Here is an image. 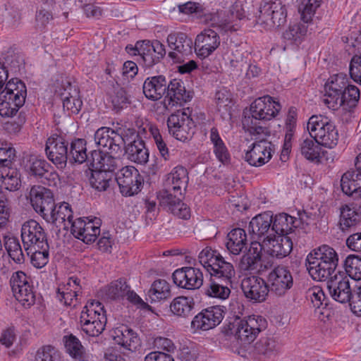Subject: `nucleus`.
<instances>
[{"label":"nucleus","mask_w":361,"mask_h":361,"mask_svg":"<svg viewBox=\"0 0 361 361\" xmlns=\"http://www.w3.org/2000/svg\"><path fill=\"white\" fill-rule=\"evenodd\" d=\"M338 262V256L335 250L322 245L308 254L305 265L314 281H324L337 271Z\"/></svg>","instance_id":"1"},{"label":"nucleus","mask_w":361,"mask_h":361,"mask_svg":"<svg viewBox=\"0 0 361 361\" xmlns=\"http://www.w3.org/2000/svg\"><path fill=\"white\" fill-rule=\"evenodd\" d=\"M198 259L211 279L232 283L235 274L233 265L226 261L216 250L206 247L200 252Z\"/></svg>","instance_id":"2"},{"label":"nucleus","mask_w":361,"mask_h":361,"mask_svg":"<svg viewBox=\"0 0 361 361\" xmlns=\"http://www.w3.org/2000/svg\"><path fill=\"white\" fill-rule=\"evenodd\" d=\"M266 328V319L259 315H250L243 319L236 317L228 324L231 334L242 345L250 344Z\"/></svg>","instance_id":"3"},{"label":"nucleus","mask_w":361,"mask_h":361,"mask_svg":"<svg viewBox=\"0 0 361 361\" xmlns=\"http://www.w3.org/2000/svg\"><path fill=\"white\" fill-rule=\"evenodd\" d=\"M307 130L317 143L328 148L334 147L338 141V132L333 121L322 115H313L307 122Z\"/></svg>","instance_id":"4"},{"label":"nucleus","mask_w":361,"mask_h":361,"mask_svg":"<svg viewBox=\"0 0 361 361\" xmlns=\"http://www.w3.org/2000/svg\"><path fill=\"white\" fill-rule=\"evenodd\" d=\"M106 316L104 306L97 301L88 302L83 307L80 322L82 330L90 336H98L105 329Z\"/></svg>","instance_id":"5"},{"label":"nucleus","mask_w":361,"mask_h":361,"mask_svg":"<svg viewBox=\"0 0 361 361\" xmlns=\"http://www.w3.org/2000/svg\"><path fill=\"white\" fill-rule=\"evenodd\" d=\"M259 12L258 21L269 27H280L286 21V8L279 0H263Z\"/></svg>","instance_id":"6"},{"label":"nucleus","mask_w":361,"mask_h":361,"mask_svg":"<svg viewBox=\"0 0 361 361\" xmlns=\"http://www.w3.org/2000/svg\"><path fill=\"white\" fill-rule=\"evenodd\" d=\"M56 92L61 97L64 111L68 114H78L82 109V102L80 92L67 77H61V83L57 82Z\"/></svg>","instance_id":"7"},{"label":"nucleus","mask_w":361,"mask_h":361,"mask_svg":"<svg viewBox=\"0 0 361 361\" xmlns=\"http://www.w3.org/2000/svg\"><path fill=\"white\" fill-rule=\"evenodd\" d=\"M121 194L126 197L137 194L141 190L143 178L134 166L123 167L116 176Z\"/></svg>","instance_id":"8"},{"label":"nucleus","mask_w":361,"mask_h":361,"mask_svg":"<svg viewBox=\"0 0 361 361\" xmlns=\"http://www.w3.org/2000/svg\"><path fill=\"white\" fill-rule=\"evenodd\" d=\"M268 137H252L254 142L245 154V160L251 166L258 167L267 163L272 157L274 145Z\"/></svg>","instance_id":"9"},{"label":"nucleus","mask_w":361,"mask_h":361,"mask_svg":"<svg viewBox=\"0 0 361 361\" xmlns=\"http://www.w3.org/2000/svg\"><path fill=\"white\" fill-rule=\"evenodd\" d=\"M241 288L245 297L252 302L265 301L270 292L267 281L257 276L244 278L241 281Z\"/></svg>","instance_id":"10"},{"label":"nucleus","mask_w":361,"mask_h":361,"mask_svg":"<svg viewBox=\"0 0 361 361\" xmlns=\"http://www.w3.org/2000/svg\"><path fill=\"white\" fill-rule=\"evenodd\" d=\"M30 202L34 209L43 219L54 211V199L52 192L43 186L34 185L30 191Z\"/></svg>","instance_id":"11"},{"label":"nucleus","mask_w":361,"mask_h":361,"mask_svg":"<svg viewBox=\"0 0 361 361\" xmlns=\"http://www.w3.org/2000/svg\"><path fill=\"white\" fill-rule=\"evenodd\" d=\"M71 231L75 238L90 244L95 241L100 233V219L78 218L71 224Z\"/></svg>","instance_id":"12"},{"label":"nucleus","mask_w":361,"mask_h":361,"mask_svg":"<svg viewBox=\"0 0 361 361\" xmlns=\"http://www.w3.org/2000/svg\"><path fill=\"white\" fill-rule=\"evenodd\" d=\"M327 281V288L334 300L341 303L350 302L353 291L350 286L348 276L337 271Z\"/></svg>","instance_id":"13"},{"label":"nucleus","mask_w":361,"mask_h":361,"mask_svg":"<svg viewBox=\"0 0 361 361\" xmlns=\"http://www.w3.org/2000/svg\"><path fill=\"white\" fill-rule=\"evenodd\" d=\"M21 239L25 250L48 244L46 233L35 220L30 219L23 223L21 227Z\"/></svg>","instance_id":"14"},{"label":"nucleus","mask_w":361,"mask_h":361,"mask_svg":"<svg viewBox=\"0 0 361 361\" xmlns=\"http://www.w3.org/2000/svg\"><path fill=\"white\" fill-rule=\"evenodd\" d=\"M167 42L169 47L173 50L169 53V56L175 62H179L183 58L192 54L193 42L185 33H170L167 37Z\"/></svg>","instance_id":"15"},{"label":"nucleus","mask_w":361,"mask_h":361,"mask_svg":"<svg viewBox=\"0 0 361 361\" xmlns=\"http://www.w3.org/2000/svg\"><path fill=\"white\" fill-rule=\"evenodd\" d=\"M223 318L224 310L221 306L209 307L194 317L191 322V328L195 331H208L218 326Z\"/></svg>","instance_id":"16"},{"label":"nucleus","mask_w":361,"mask_h":361,"mask_svg":"<svg viewBox=\"0 0 361 361\" xmlns=\"http://www.w3.org/2000/svg\"><path fill=\"white\" fill-rule=\"evenodd\" d=\"M267 283L271 293L282 296L293 287V279L286 267L279 266L269 272Z\"/></svg>","instance_id":"17"},{"label":"nucleus","mask_w":361,"mask_h":361,"mask_svg":"<svg viewBox=\"0 0 361 361\" xmlns=\"http://www.w3.org/2000/svg\"><path fill=\"white\" fill-rule=\"evenodd\" d=\"M68 142L59 135L50 137L46 142L47 158L58 168L63 169L66 165L68 159Z\"/></svg>","instance_id":"18"},{"label":"nucleus","mask_w":361,"mask_h":361,"mask_svg":"<svg viewBox=\"0 0 361 361\" xmlns=\"http://www.w3.org/2000/svg\"><path fill=\"white\" fill-rule=\"evenodd\" d=\"M174 283L182 288L196 290L203 284V274L200 269L185 267L176 269L172 275Z\"/></svg>","instance_id":"19"},{"label":"nucleus","mask_w":361,"mask_h":361,"mask_svg":"<svg viewBox=\"0 0 361 361\" xmlns=\"http://www.w3.org/2000/svg\"><path fill=\"white\" fill-rule=\"evenodd\" d=\"M192 96L190 91H187L184 82L180 79H173L166 83V91L164 100L165 109L176 104L182 105L192 99Z\"/></svg>","instance_id":"20"},{"label":"nucleus","mask_w":361,"mask_h":361,"mask_svg":"<svg viewBox=\"0 0 361 361\" xmlns=\"http://www.w3.org/2000/svg\"><path fill=\"white\" fill-rule=\"evenodd\" d=\"M220 45V37L212 29H205L197 35L194 48L197 55L204 59L211 55Z\"/></svg>","instance_id":"21"},{"label":"nucleus","mask_w":361,"mask_h":361,"mask_svg":"<svg viewBox=\"0 0 361 361\" xmlns=\"http://www.w3.org/2000/svg\"><path fill=\"white\" fill-rule=\"evenodd\" d=\"M281 104L269 95L256 99L250 105V113L262 121H269L281 110Z\"/></svg>","instance_id":"22"},{"label":"nucleus","mask_w":361,"mask_h":361,"mask_svg":"<svg viewBox=\"0 0 361 361\" xmlns=\"http://www.w3.org/2000/svg\"><path fill=\"white\" fill-rule=\"evenodd\" d=\"M181 197L178 192H174L172 188L161 192L160 195V204L167 207L169 210L174 215L183 219H188L190 217V208L181 201Z\"/></svg>","instance_id":"23"},{"label":"nucleus","mask_w":361,"mask_h":361,"mask_svg":"<svg viewBox=\"0 0 361 361\" xmlns=\"http://www.w3.org/2000/svg\"><path fill=\"white\" fill-rule=\"evenodd\" d=\"M273 214L270 211L264 212L253 217L249 224L248 231L259 240H267L273 235Z\"/></svg>","instance_id":"24"},{"label":"nucleus","mask_w":361,"mask_h":361,"mask_svg":"<svg viewBox=\"0 0 361 361\" xmlns=\"http://www.w3.org/2000/svg\"><path fill=\"white\" fill-rule=\"evenodd\" d=\"M94 139L95 143L102 149L110 151L114 155L120 154L121 138L118 137V131H115L110 128L102 127L95 132Z\"/></svg>","instance_id":"25"},{"label":"nucleus","mask_w":361,"mask_h":361,"mask_svg":"<svg viewBox=\"0 0 361 361\" xmlns=\"http://www.w3.org/2000/svg\"><path fill=\"white\" fill-rule=\"evenodd\" d=\"M263 247L269 255L281 259L290 254L293 249V242L289 236L272 235L263 240Z\"/></svg>","instance_id":"26"},{"label":"nucleus","mask_w":361,"mask_h":361,"mask_svg":"<svg viewBox=\"0 0 361 361\" xmlns=\"http://www.w3.org/2000/svg\"><path fill=\"white\" fill-rule=\"evenodd\" d=\"M360 90L354 85H349L342 91L341 94L335 98L334 104H331L329 109L336 110L342 107L345 111H351L355 108L360 99Z\"/></svg>","instance_id":"27"},{"label":"nucleus","mask_w":361,"mask_h":361,"mask_svg":"<svg viewBox=\"0 0 361 361\" xmlns=\"http://www.w3.org/2000/svg\"><path fill=\"white\" fill-rule=\"evenodd\" d=\"M307 297L314 307V314L321 321H325L331 315V310L328 307V299L322 289L319 286H314L307 291Z\"/></svg>","instance_id":"28"},{"label":"nucleus","mask_w":361,"mask_h":361,"mask_svg":"<svg viewBox=\"0 0 361 361\" xmlns=\"http://www.w3.org/2000/svg\"><path fill=\"white\" fill-rule=\"evenodd\" d=\"M44 219L49 223H52L56 227H62L63 229L71 226V224L74 221L73 211L67 202H63L59 205L55 204L54 211L48 214L47 218Z\"/></svg>","instance_id":"29"},{"label":"nucleus","mask_w":361,"mask_h":361,"mask_svg":"<svg viewBox=\"0 0 361 361\" xmlns=\"http://www.w3.org/2000/svg\"><path fill=\"white\" fill-rule=\"evenodd\" d=\"M300 219L286 213L273 215L271 224L273 235L288 236V234L292 233L295 228L300 226Z\"/></svg>","instance_id":"30"},{"label":"nucleus","mask_w":361,"mask_h":361,"mask_svg":"<svg viewBox=\"0 0 361 361\" xmlns=\"http://www.w3.org/2000/svg\"><path fill=\"white\" fill-rule=\"evenodd\" d=\"M348 84V78L346 75L343 73L334 75L329 78L324 85L325 98L324 99V102L328 107H329L331 104H334L335 98L341 94Z\"/></svg>","instance_id":"31"},{"label":"nucleus","mask_w":361,"mask_h":361,"mask_svg":"<svg viewBox=\"0 0 361 361\" xmlns=\"http://www.w3.org/2000/svg\"><path fill=\"white\" fill-rule=\"evenodd\" d=\"M166 79L163 75L148 77L142 86L143 93L149 99L159 100L166 94Z\"/></svg>","instance_id":"32"},{"label":"nucleus","mask_w":361,"mask_h":361,"mask_svg":"<svg viewBox=\"0 0 361 361\" xmlns=\"http://www.w3.org/2000/svg\"><path fill=\"white\" fill-rule=\"evenodd\" d=\"M114 334L116 343L128 350H136L140 345V340L137 333L126 325L117 327Z\"/></svg>","instance_id":"33"},{"label":"nucleus","mask_w":361,"mask_h":361,"mask_svg":"<svg viewBox=\"0 0 361 361\" xmlns=\"http://www.w3.org/2000/svg\"><path fill=\"white\" fill-rule=\"evenodd\" d=\"M262 244L256 241L252 242L247 252L240 259V269L244 271L257 270L262 259Z\"/></svg>","instance_id":"34"},{"label":"nucleus","mask_w":361,"mask_h":361,"mask_svg":"<svg viewBox=\"0 0 361 361\" xmlns=\"http://www.w3.org/2000/svg\"><path fill=\"white\" fill-rule=\"evenodd\" d=\"M361 221V207L356 205L345 204L341 207L338 226L340 229L346 232L356 226Z\"/></svg>","instance_id":"35"},{"label":"nucleus","mask_w":361,"mask_h":361,"mask_svg":"<svg viewBox=\"0 0 361 361\" xmlns=\"http://www.w3.org/2000/svg\"><path fill=\"white\" fill-rule=\"evenodd\" d=\"M342 191L348 196L359 197L361 196V173L356 169L346 171L341 177Z\"/></svg>","instance_id":"36"},{"label":"nucleus","mask_w":361,"mask_h":361,"mask_svg":"<svg viewBox=\"0 0 361 361\" xmlns=\"http://www.w3.org/2000/svg\"><path fill=\"white\" fill-rule=\"evenodd\" d=\"M110 154H111L110 151H106L105 153L100 151H92L91 152L90 166L93 169L109 171L113 173L118 167L119 160Z\"/></svg>","instance_id":"37"},{"label":"nucleus","mask_w":361,"mask_h":361,"mask_svg":"<svg viewBox=\"0 0 361 361\" xmlns=\"http://www.w3.org/2000/svg\"><path fill=\"white\" fill-rule=\"evenodd\" d=\"M247 244V235L243 228H236L227 235L226 246L230 254L238 255Z\"/></svg>","instance_id":"38"},{"label":"nucleus","mask_w":361,"mask_h":361,"mask_svg":"<svg viewBox=\"0 0 361 361\" xmlns=\"http://www.w3.org/2000/svg\"><path fill=\"white\" fill-rule=\"evenodd\" d=\"M63 341L66 352L75 361H91V356L85 352L80 340L73 334L65 336Z\"/></svg>","instance_id":"39"},{"label":"nucleus","mask_w":361,"mask_h":361,"mask_svg":"<svg viewBox=\"0 0 361 361\" xmlns=\"http://www.w3.org/2000/svg\"><path fill=\"white\" fill-rule=\"evenodd\" d=\"M259 121L262 120L255 116L254 114L249 112L247 115V113L244 112V116L242 120L243 128L245 131L248 132L252 137H270V130L267 127L260 126Z\"/></svg>","instance_id":"40"},{"label":"nucleus","mask_w":361,"mask_h":361,"mask_svg":"<svg viewBox=\"0 0 361 361\" xmlns=\"http://www.w3.org/2000/svg\"><path fill=\"white\" fill-rule=\"evenodd\" d=\"M188 181V171L185 168L181 166L175 167L172 171L168 175L166 179V185L172 188L174 192H178L182 196V188H186Z\"/></svg>","instance_id":"41"},{"label":"nucleus","mask_w":361,"mask_h":361,"mask_svg":"<svg viewBox=\"0 0 361 361\" xmlns=\"http://www.w3.org/2000/svg\"><path fill=\"white\" fill-rule=\"evenodd\" d=\"M195 302L192 298L178 296L175 298L170 304V310L173 314L186 318L192 314Z\"/></svg>","instance_id":"42"},{"label":"nucleus","mask_w":361,"mask_h":361,"mask_svg":"<svg viewBox=\"0 0 361 361\" xmlns=\"http://www.w3.org/2000/svg\"><path fill=\"white\" fill-rule=\"evenodd\" d=\"M125 152L128 159L136 164H145L149 159V152L142 139L137 140L132 145L125 147Z\"/></svg>","instance_id":"43"},{"label":"nucleus","mask_w":361,"mask_h":361,"mask_svg":"<svg viewBox=\"0 0 361 361\" xmlns=\"http://www.w3.org/2000/svg\"><path fill=\"white\" fill-rule=\"evenodd\" d=\"M0 180L2 186L8 191H15L19 189L20 186V174L16 168L3 169L1 171Z\"/></svg>","instance_id":"44"},{"label":"nucleus","mask_w":361,"mask_h":361,"mask_svg":"<svg viewBox=\"0 0 361 361\" xmlns=\"http://www.w3.org/2000/svg\"><path fill=\"white\" fill-rule=\"evenodd\" d=\"M90 183L91 186L98 191H105L109 187L112 181L114 174L109 171H105L96 169H91Z\"/></svg>","instance_id":"45"},{"label":"nucleus","mask_w":361,"mask_h":361,"mask_svg":"<svg viewBox=\"0 0 361 361\" xmlns=\"http://www.w3.org/2000/svg\"><path fill=\"white\" fill-rule=\"evenodd\" d=\"M68 158L75 163L82 164L87 161L90 164L91 157L87 154L86 142L84 139H76L71 144Z\"/></svg>","instance_id":"46"},{"label":"nucleus","mask_w":361,"mask_h":361,"mask_svg":"<svg viewBox=\"0 0 361 361\" xmlns=\"http://www.w3.org/2000/svg\"><path fill=\"white\" fill-rule=\"evenodd\" d=\"M49 244L33 247L32 250H26L27 255H30V261L32 264L38 269L44 267L49 262Z\"/></svg>","instance_id":"47"},{"label":"nucleus","mask_w":361,"mask_h":361,"mask_svg":"<svg viewBox=\"0 0 361 361\" xmlns=\"http://www.w3.org/2000/svg\"><path fill=\"white\" fill-rule=\"evenodd\" d=\"M128 285L123 279L111 282L102 290L104 296L109 300L123 298L128 290Z\"/></svg>","instance_id":"48"},{"label":"nucleus","mask_w":361,"mask_h":361,"mask_svg":"<svg viewBox=\"0 0 361 361\" xmlns=\"http://www.w3.org/2000/svg\"><path fill=\"white\" fill-rule=\"evenodd\" d=\"M48 167L49 164L45 159H39L35 155H30L25 164V169L27 174L37 180Z\"/></svg>","instance_id":"49"},{"label":"nucleus","mask_w":361,"mask_h":361,"mask_svg":"<svg viewBox=\"0 0 361 361\" xmlns=\"http://www.w3.org/2000/svg\"><path fill=\"white\" fill-rule=\"evenodd\" d=\"M148 295L151 298L152 301L168 298L171 295L169 283L164 279L154 281L148 291Z\"/></svg>","instance_id":"50"},{"label":"nucleus","mask_w":361,"mask_h":361,"mask_svg":"<svg viewBox=\"0 0 361 361\" xmlns=\"http://www.w3.org/2000/svg\"><path fill=\"white\" fill-rule=\"evenodd\" d=\"M231 283H226L223 281L210 278L209 285L207 289V294L210 297L225 300L231 293L228 286L231 285Z\"/></svg>","instance_id":"51"},{"label":"nucleus","mask_w":361,"mask_h":361,"mask_svg":"<svg viewBox=\"0 0 361 361\" xmlns=\"http://www.w3.org/2000/svg\"><path fill=\"white\" fill-rule=\"evenodd\" d=\"M344 267L345 275L355 281L361 279V257L355 255H349L344 261Z\"/></svg>","instance_id":"52"},{"label":"nucleus","mask_w":361,"mask_h":361,"mask_svg":"<svg viewBox=\"0 0 361 361\" xmlns=\"http://www.w3.org/2000/svg\"><path fill=\"white\" fill-rule=\"evenodd\" d=\"M319 145L314 140L307 138L300 144L301 154L307 160L319 161L321 150Z\"/></svg>","instance_id":"53"},{"label":"nucleus","mask_w":361,"mask_h":361,"mask_svg":"<svg viewBox=\"0 0 361 361\" xmlns=\"http://www.w3.org/2000/svg\"><path fill=\"white\" fill-rule=\"evenodd\" d=\"M5 248L9 257L16 263L21 264L25 260L19 240L16 237H9L6 240Z\"/></svg>","instance_id":"54"},{"label":"nucleus","mask_w":361,"mask_h":361,"mask_svg":"<svg viewBox=\"0 0 361 361\" xmlns=\"http://www.w3.org/2000/svg\"><path fill=\"white\" fill-rule=\"evenodd\" d=\"M322 0H302L299 6L301 20L309 23L312 22V18L318 8L320 7Z\"/></svg>","instance_id":"55"},{"label":"nucleus","mask_w":361,"mask_h":361,"mask_svg":"<svg viewBox=\"0 0 361 361\" xmlns=\"http://www.w3.org/2000/svg\"><path fill=\"white\" fill-rule=\"evenodd\" d=\"M277 350L278 344L274 338L271 337L262 338L255 345L256 353L267 357L274 355Z\"/></svg>","instance_id":"56"},{"label":"nucleus","mask_w":361,"mask_h":361,"mask_svg":"<svg viewBox=\"0 0 361 361\" xmlns=\"http://www.w3.org/2000/svg\"><path fill=\"white\" fill-rule=\"evenodd\" d=\"M195 122L192 119H187L185 123L179 128L169 132L176 140L185 142L192 138L195 133Z\"/></svg>","instance_id":"57"},{"label":"nucleus","mask_w":361,"mask_h":361,"mask_svg":"<svg viewBox=\"0 0 361 361\" xmlns=\"http://www.w3.org/2000/svg\"><path fill=\"white\" fill-rule=\"evenodd\" d=\"M118 131V137L121 138V142H119L120 154L122 152V149L125 147H128L135 143L137 140H141V137L135 128H125L117 130Z\"/></svg>","instance_id":"58"},{"label":"nucleus","mask_w":361,"mask_h":361,"mask_svg":"<svg viewBox=\"0 0 361 361\" xmlns=\"http://www.w3.org/2000/svg\"><path fill=\"white\" fill-rule=\"evenodd\" d=\"M307 27L301 24H294L290 26L283 33V37L290 44L296 43L307 33Z\"/></svg>","instance_id":"59"},{"label":"nucleus","mask_w":361,"mask_h":361,"mask_svg":"<svg viewBox=\"0 0 361 361\" xmlns=\"http://www.w3.org/2000/svg\"><path fill=\"white\" fill-rule=\"evenodd\" d=\"M187 119H192L190 115V109L178 110L174 114H171L167 119V126L169 131L179 128L183 123L186 122Z\"/></svg>","instance_id":"60"},{"label":"nucleus","mask_w":361,"mask_h":361,"mask_svg":"<svg viewBox=\"0 0 361 361\" xmlns=\"http://www.w3.org/2000/svg\"><path fill=\"white\" fill-rule=\"evenodd\" d=\"M13 295L25 307H30L35 304V295L30 283L22 287L21 290H14Z\"/></svg>","instance_id":"61"},{"label":"nucleus","mask_w":361,"mask_h":361,"mask_svg":"<svg viewBox=\"0 0 361 361\" xmlns=\"http://www.w3.org/2000/svg\"><path fill=\"white\" fill-rule=\"evenodd\" d=\"M35 361H62L60 352L52 345L40 348L36 354Z\"/></svg>","instance_id":"62"},{"label":"nucleus","mask_w":361,"mask_h":361,"mask_svg":"<svg viewBox=\"0 0 361 361\" xmlns=\"http://www.w3.org/2000/svg\"><path fill=\"white\" fill-rule=\"evenodd\" d=\"M111 102L114 109L116 111L127 107L129 99L125 89L119 86L115 87L114 93L111 96Z\"/></svg>","instance_id":"63"},{"label":"nucleus","mask_w":361,"mask_h":361,"mask_svg":"<svg viewBox=\"0 0 361 361\" xmlns=\"http://www.w3.org/2000/svg\"><path fill=\"white\" fill-rule=\"evenodd\" d=\"M138 61L147 68H152L159 63V60L155 56L154 52L149 47L148 42H145V41H144V45L141 48V54Z\"/></svg>","instance_id":"64"}]
</instances>
